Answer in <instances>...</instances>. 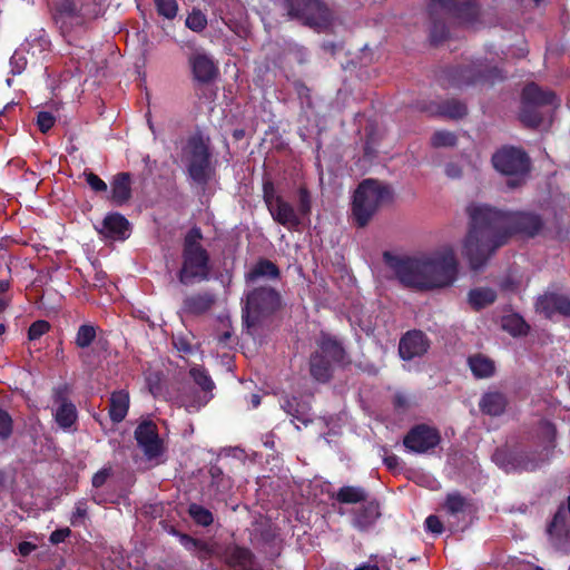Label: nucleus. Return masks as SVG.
Masks as SVG:
<instances>
[{
    "mask_svg": "<svg viewBox=\"0 0 570 570\" xmlns=\"http://www.w3.org/2000/svg\"><path fill=\"white\" fill-rule=\"evenodd\" d=\"M69 534L70 530L68 528L58 529L50 534V542L53 544L60 543L65 541L66 538L69 537Z\"/></svg>",
    "mask_w": 570,
    "mask_h": 570,
    "instance_id": "nucleus-57",
    "label": "nucleus"
},
{
    "mask_svg": "<svg viewBox=\"0 0 570 570\" xmlns=\"http://www.w3.org/2000/svg\"><path fill=\"white\" fill-rule=\"evenodd\" d=\"M189 374L203 392L202 395L184 396L181 400V405H184L188 412H193L207 404L213 397L212 391L214 389V382L207 371L200 366H193Z\"/></svg>",
    "mask_w": 570,
    "mask_h": 570,
    "instance_id": "nucleus-14",
    "label": "nucleus"
},
{
    "mask_svg": "<svg viewBox=\"0 0 570 570\" xmlns=\"http://www.w3.org/2000/svg\"><path fill=\"white\" fill-rule=\"evenodd\" d=\"M157 11L160 16L166 19H173L176 17L178 11V4L176 0H155Z\"/></svg>",
    "mask_w": 570,
    "mask_h": 570,
    "instance_id": "nucleus-48",
    "label": "nucleus"
},
{
    "mask_svg": "<svg viewBox=\"0 0 570 570\" xmlns=\"http://www.w3.org/2000/svg\"><path fill=\"white\" fill-rule=\"evenodd\" d=\"M174 345L178 351L188 353L191 351L190 344H188L184 338L181 337H175L174 338Z\"/></svg>",
    "mask_w": 570,
    "mask_h": 570,
    "instance_id": "nucleus-60",
    "label": "nucleus"
},
{
    "mask_svg": "<svg viewBox=\"0 0 570 570\" xmlns=\"http://www.w3.org/2000/svg\"><path fill=\"white\" fill-rule=\"evenodd\" d=\"M27 66V58L22 50H17L10 58L11 72L20 75Z\"/></svg>",
    "mask_w": 570,
    "mask_h": 570,
    "instance_id": "nucleus-49",
    "label": "nucleus"
},
{
    "mask_svg": "<svg viewBox=\"0 0 570 570\" xmlns=\"http://www.w3.org/2000/svg\"><path fill=\"white\" fill-rule=\"evenodd\" d=\"M188 512L190 518L199 525L208 527L214 521L212 512L199 504H190L188 508Z\"/></svg>",
    "mask_w": 570,
    "mask_h": 570,
    "instance_id": "nucleus-42",
    "label": "nucleus"
},
{
    "mask_svg": "<svg viewBox=\"0 0 570 570\" xmlns=\"http://www.w3.org/2000/svg\"><path fill=\"white\" fill-rule=\"evenodd\" d=\"M179 541L187 550L197 551L200 559H206L212 554V550L206 543L197 541L191 537L181 534Z\"/></svg>",
    "mask_w": 570,
    "mask_h": 570,
    "instance_id": "nucleus-43",
    "label": "nucleus"
},
{
    "mask_svg": "<svg viewBox=\"0 0 570 570\" xmlns=\"http://www.w3.org/2000/svg\"><path fill=\"white\" fill-rule=\"evenodd\" d=\"M431 347V340L421 330L405 332L399 342V355L403 361L424 356Z\"/></svg>",
    "mask_w": 570,
    "mask_h": 570,
    "instance_id": "nucleus-12",
    "label": "nucleus"
},
{
    "mask_svg": "<svg viewBox=\"0 0 570 570\" xmlns=\"http://www.w3.org/2000/svg\"><path fill=\"white\" fill-rule=\"evenodd\" d=\"M450 35L446 23L434 19L430 29V39L433 45H440L448 39Z\"/></svg>",
    "mask_w": 570,
    "mask_h": 570,
    "instance_id": "nucleus-44",
    "label": "nucleus"
},
{
    "mask_svg": "<svg viewBox=\"0 0 570 570\" xmlns=\"http://www.w3.org/2000/svg\"><path fill=\"white\" fill-rule=\"evenodd\" d=\"M35 548L32 543L24 541L19 544V552L22 556H28Z\"/></svg>",
    "mask_w": 570,
    "mask_h": 570,
    "instance_id": "nucleus-62",
    "label": "nucleus"
},
{
    "mask_svg": "<svg viewBox=\"0 0 570 570\" xmlns=\"http://www.w3.org/2000/svg\"><path fill=\"white\" fill-rule=\"evenodd\" d=\"M112 199L117 204L126 203L130 197V177L122 173L115 177L111 185Z\"/></svg>",
    "mask_w": 570,
    "mask_h": 570,
    "instance_id": "nucleus-35",
    "label": "nucleus"
},
{
    "mask_svg": "<svg viewBox=\"0 0 570 570\" xmlns=\"http://www.w3.org/2000/svg\"><path fill=\"white\" fill-rule=\"evenodd\" d=\"M264 198L272 217L281 225H285V205L282 196L276 194L273 183L264 184Z\"/></svg>",
    "mask_w": 570,
    "mask_h": 570,
    "instance_id": "nucleus-28",
    "label": "nucleus"
},
{
    "mask_svg": "<svg viewBox=\"0 0 570 570\" xmlns=\"http://www.w3.org/2000/svg\"><path fill=\"white\" fill-rule=\"evenodd\" d=\"M502 328L512 336H524L529 333L530 326L519 314H511L502 318Z\"/></svg>",
    "mask_w": 570,
    "mask_h": 570,
    "instance_id": "nucleus-37",
    "label": "nucleus"
},
{
    "mask_svg": "<svg viewBox=\"0 0 570 570\" xmlns=\"http://www.w3.org/2000/svg\"><path fill=\"white\" fill-rule=\"evenodd\" d=\"M52 11L55 22L67 30L82 21L77 0H47Z\"/></svg>",
    "mask_w": 570,
    "mask_h": 570,
    "instance_id": "nucleus-16",
    "label": "nucleus"
},
{
    "mask_svg": "<svg viewBox=\"0 0 570 570\" xmlns=\"http://www.w3.org/2000/svg\"><path fill=\"white\" fill-rule=\"evenodd\" d=\"M135 438L148 460H154L161 455L163 442L154 423L144 422L139 424L135 431Z\"/></svg>",
    "mask_w": 570,
    "mask_h": 570,
    "instance_id": "nucleus-15",
    "label": "nucleus"
},
{
    "mask_svg": "<svg viewBox=\"0 0 570 570\" xmlns=\"http://www.w3.org/2000/svg\"><path fill=\"white\" fill-rule=\"evenodd\" d=\"M194 78L199 82L210 81L217 73L213 59L204 52H195L189 58Z\"/></svg>",
    "mask_w": 570,
    "mask_h": 570,
    "instance_id": "nucleus-24",
    "label": "nucleus"
},
{
    "mask_svg": "<svg viewBox=\"0 0 570 570\" xmlns=\"http://www.w3.org/2000/svg\"><path fill=\"white\" fill-rule=\"evenodd\" d=\"M466 213L470 222L462 253L473 271L481 269L512 235L533 238L544 226L541 215L532 212H503L489 205L472 204Z\"/></svg>",
    "mask_w": 570,
    "mask_h": 570,
    "instance_id": "nucleus-1",
    "label": "nucleus"
},
{
    "mask_svg": "<svg viewBox=\"0 0 570 570\" xmlns=\"http://www.w3.org/2000/svg\"><path fill=\"white\" fill-rule=\"evenodd\" d=\"M87 515V508L83 502H78L71 515V524L78 525L83 522Z\"/></svg>",
    "mask_w": 570,
    "mask_h": 570,
    "instance_id": "nucleus-55",
    "label": "nucleus"
},
{
    "mask_svg": "<svg viewBox=\"0 0 570 570\" xmlns=\"http://www.w3.org/2000/svg\"><path fill=\"white\" fill-rule=\"evenodd\" d=\"M226 559L233 570H261L252 553L244 548H232Z\"/></svg>",
    "mask_w": 570,
    "mask_h": 570,
    "instance_id": "nucleus-29",
    "label": "nucleus"
},
{
    "mask_svg": "<svg viewBox=\"0 0 570 570\" xmlns=\"http://www.w3.org/2000/svg\"><path fill=\"white\" fill-rule=\"evenodd\" d=\"M311 194L305 186H301L297 190V213L287 203V228H297L303 224V220L308 218L311 214Z\"/></svg>",
    "mask_w": 570,
    "mask_h": 570,
    "instance_id": "nucleus-21",
    "label": "nucleus"
},
{
    "mask_svg": "<svg viewBox=\"0 0 570 570\" xmlns=\"http://www.w3.org/2000/svg\"><path fill=\"white\" fill-rule=\"evenodd\" d=\"M287 16L317 32L327 30L333 22L332 10L321 0H287Z\"/></svg>",
    "mask_w": 570,
    "mask_h": 570,
    "instance_id": "nucleus-7",
    "label": "nucleus"
},
{
    "mask_svg": "<svg viewBox=\"0 0 570 570\" xmlns=\"http://www.w3.org/2000/svg\"><path fill=\"white\" fill-rule=\"evenodd\" d=\"M450 14L461 23L472 24L479 20L480 6L478 0L455 1Z\"/></svg>",
    "mask_w": 570,
    "mask_h": 570,
    "instance_id": "nucleus-27",
    "label": "nucleus"
},
{
    "mask_svg": "<svg viewBox=\"0 0 570 570\" xmlns=\"http://www.w3.org/2000/svg\"><path fill=\"white\" fill-rule=\"evenodd\" d=\"M508 404L507 395L499 391L485 392L479 401L480 411L489 416H501Z\"/></svg>",
    "mask_w": 570,
    "mask_h": 570,
    "instance_id": "nucleus-25",
    "label": "nucleus"
},
{
    "mask_svg": "<svg viewBox=\"0 0 570 570\" xmlns=\"http://www.w3.org/2000/svg\"><path fill=\"white\" fill-rule=\"evenodd\" d=\"M368 493L362 487L344 485L333 495V498L342 504H356L365 502Z\"/></svg>",
    "mask_w": 570,
    "mask_h": 570,
    "instance_id": "nucleus-32",
    "label": "nucleus"
},
{
    "mask_svg": "<svg viewBox=\"0 0 570 570\" xmlns=\"http://www.w3.org/2000/svg\"><path fill=\"white\" fill-rule=\"evenodd\" d=\"M295 87H296V91L301 98L308 97L309 89L304 83L296 82Z\"/></svg>",
    "mask_w": 570,
    "mask_h": 570,
    "instance_id": "nucleus-64",
    "label": "nucleus"
},
{
    "mask_svg": "<svg viewBox=\"0 0 570 570\" xmlns=\"http://www.w3.org/2000/svg\"><path fill=\"white\" fill-rule=\"evenodd\" d=\"M537 309L547 318H552L554 314L570 316V298L558 293H547L538 298Z\"/></svg>",
    "mask_w": 570,
    "mask_h": 570,
    "instance_id": "nucleus-18",
    "label": "nucleus"
},
{
    "mask_svg": "<svg viewBox=\"0 0 570 570\" xmlns=\"http://www.w3.org/2000/svg\"><path fill=\"white\" fill-rule=\"evenodd\" d=\"M96 337V330L90 325H81L76 336V344L81 347H88Z\"/></svg>",
    "mask_w": 570,
    "mask_h": 570,
    "instance_id": "nucleus-47",
    "label": "nucleus"
},
{
    "mask_svg": "<svg viewBox=\"0 0 570 570\" xmlns=\"http://www.w3.org/2000/svg\"><path fill=\"white\" fill-rule=\"evenodd\" d=\"M56 422L63 429L70 428L76 419H77V411L72 403L70 402H62L55 413Z\"/></svg>",
    "mask_w": 570,
    "mask_h": 570,
    "instance_id": "nucleus-40",
    "label": "nucleus"
},
{
    "mask_svg": "<svg viewBox=\"0 0 570 570\" xmlns=\"http://www.w3.org/2000/svg\"><path fill=\"white\" fill-rule=\"evenodd\" d=\"M458 142L455 134L448 130L435 131L431 137V145L435 148L453 147Z\"/></svg>",
    "mask_w": 570,
    "mask_h": 570,
    "instance_id": "nucleus-45",
    "label": "nucleus"
},
{
    "mask_svg": "<svg viewBox=\"0 0 570 570\" xmlns=\"http://www.w3.org/2000/svg\"><path fill=\"white\" fill-rule=\"evenodd\" d=\"M505 77L497 66H489L483 60H476L466 65L449 66L441 70L439 79L444 86L462 88L479 83L494 85L503 81Z\"/></svg>",
    "mask_w": 570,
    "mask_h": 570,
    "instance_id": "nucleus-4",
    "label": "nucleus"
},
{
    "mask_svg": "<svg viewBox=\"0 0 570 570\" xmlns=\"http://www.w3.org/2000/svg\"><path fill=\"white\" fill-rule=\"evenodd\" d=\"M393 199V190L386 184L373 178L362 180L353 193L351 214L358 228L368 225L379 209Z\"/></svg>",
    "mask_w": 570,
    "mask_h": 570,
    "instance_id": "nucleus-3",
    "label": "nucleus"
},
{
    "mask_svg": "<svg viewBox=\"0 0 570 570\" xmlns=\"http://www.w3.org/2000/svg\"><path fill=\"white\" fill-rule=\"evenodd\" d=\"M423 111L431 116H439L450 119H461L468 114L466 105L458 99H446L441 102H431L421 107Z\"/></svg>",
    "mask_w": 570,
    "mask_h": 570,
    "instance_id": "nucleus-19",
    "label": "nucleus"
},
{
    "mask_svg": "<svg viewBox=\"0 0 570 570\" xmlns=\"http://www.w3.org/2000/svg\"><path fill=\"white\" fill-rule=\"evenodd\" d=\"M440 431L425 423L413 425L403 438V445L410 453L425 454L440 445Z\"/></svg>",
    "mask_w": 570,
    "mask_h": 570,
    "instance_id": "nucleus-9",
    "label": "nucleus"
},
{
    "mask_svg": "<svg viewBox=\"0 0 570 570\" xmlns=\"http://www.w3.org/2000/svg\"><path fill=\"white\" fill-rule=\"evenodd\" d=\"M445 174L450 178H459L462 174V170L456 164L450 163L445 166Z\"/></svg>",
    "mask_w": 570,
    "mask_h": 570,
    "instance_id": "nucleus-59",
    "label": "nucleus"
},
{
    "mask_svg": "<svg viewBox=\"0 0 570 570\" xmlns=\"http://www.w3.org/2000/svg\"><path fill=\"white\" fill-rule=\"evenodd\" d=\"M12 432L11 416L0 409V439H7Z\"/></svg>",
    "mask_w": 570,
    "mask_h": 570,
    "instance_id": "nucleus-52",
    "label": "nucleus"
},
{
    "mask_svg": "<svg viewBox=\"0 0 570 570\" xmlns=\"http://www.w3.org/2000/svg\"><path fill=\"white\" fill-rule=\"evenodd\" d=\"M384 464L389 470H394L399 465V458L395 454H391L384 458Z\"/></svg>",
    "mask_w": 570,
    "mask_h": 570,
    "instance_id": "nucleus-61",
    "label": "nucleus"
},
{
    "mask_svg": "<svg viewBox=\"0 0 570 570\" xmlns=\"http://www.w3.org/2000/svg\"><path fill=\"white\" fill-rule=\"evenodd\" d=\"M98 232L108 239L111 240H125L129 237V223L120 214L107 215L98 228Z\"/></svg>",
    "mask_w": 570,
    "mask_h": 570,
    "instance_id": "nucleus-20",
    "label": "nucleus"
},
{
    "mask_svg": "<svg viewBox=\"0 0 570 570\" xmlns=\"http://www.w3.org/2000/svg\"><path fill=\"white\" fill-rule=\"evenodd\" d=\"M278 276L277 267L269 261H259L246 275V279L250 284H255L259 278H273Z\"/></svg>",
    "mask_w": 570,
    "mask_h": 570,
    "instance_id": "nucleus-36",
    "label": "nucleus"
},
{
    "mask_svg": "<svg viewBox=\"0 0 570 570\" xmlns=\"http://www.w3.org/2000/svg\"><path fill=\"white\" fill-rule=\"evenodd\" d=\"M129 407V395L125 391L112 393L110 397L109 414L114 422H120L127 415Z\"/></svg>",
    "mask_w": 570,
    "mask_h": 570,
    "instance_id": "nucleus-34",
    "label": "nucleus"
},
{
    "mask_svg": "<svg viewBox=\"0 0 570 570\" xmlns=\"http://www.w3.org/2000/svg\"><path fill=\"white\" fill-rule=\"evenodd\" d=\"M336 367L337 366L334 363L316 351H314L309 356V373L318 383H328L333 379Z\"/></svg>",
    "mask_w": 570,
    "mask_h": 570,
    "instance_id": "nucleus-26",
    "label": "nucleus"
},
{
    "mask_svg": "<svg viewBox=\"0 0 570 570\" xmlns=\"http://www.w3.org/2000/svg\"><path fill=\"white\" fill-rule=\"evenodd\" d=\"M316 352L330 360L337 367H345L351 364V357L343 342L326 332H321L316 340Z\"/></svg>",
    "mask_w": 570,
    "mask_h": 570,
    "instance_id": "nucleus-13",
    "label": "nucleus"
},
{
    "mask_svg": "<svg viewBox=\"0 0 570 570\" xmlns=\"http://www.w3.org/2000/svg\"><path fill=\"white\" fill-rule=\"evenodd\" d=\"M181 161L191 180L205 184L213 171L207 141L202 136L190 137L183 148Z\"/></svg>",
    "mask_w": 570,
    "mask_h": 570,
    "instance_id": "nucleus-6",
    "label": "nucleus"
},
{
    "mask_svg": "<svg viewBox=\"0 0 570 570\" xmlns=\"http://www.w3.org/2000/svg\"><path fill=\"white\" fill-rule=\"evenodd\" d=\"M383 258L403 286L416 291L449 287L458 278L459 264L452 250L419 257H402L385 252Z\"/></svg>",
    "mask_w": 570,
    "mask_h": 570,
    "instance_id": "nucleus-2",
    "label": "nucleus"
},
{
    "mask_svg": "<svg viewBox=\"0 0 570 570\" xmlns=\"http://www.w3.org/2000/svg\"><path fill=\"white\" fill-rule=\"evenodd\" d=\"M215 296L210 293H199L187 297L184 302V308L193 314L207 312L214 304Z\"/></svg>",
    "mask_w": 570,
    "mask_h": 570,
    "instance_id": "nucleus-33",
    "label": "nucleus"
},
{
    "mask_svg": "<svg viewBox=\"0 0 570 570\" xmlns=\"http://www.w3.org/2000/svg\"><path fill=\"white\" fill-rule=\"evenodd\" d=\"M567 507L561 504L547 525L550 544L558 551L570 552V522Z\"/></svg>",
    "mask_w": 570,
    "mask_h": 570,
    "instance_id": "nucleus-11",
    "label": "nucleus"
},
{
    "mask_svg": "<svg viewBox=\"0 0 570 570\" xmlns=\"http://www.w3.org/2000/svg\"><path fill=\"white\" fill-rule=\"evenodd\" d=\"M425 530L433 534H441L444 530L443 523L438 515L431 514L425 519Z\"/></svg>",
    "mask_w": 570,
    "mask_h": 570,
    "instance_id": "nucleus-53",
    "label": "nucleus"
},
{
    "mask_svg": "<svg viewBox=\"0 0 570 570\" xmlns=\"http://www.w3.org/2000/svg\"><path fill=\"white\" fill-rule=\"evenodd\" d=\"M468 507L466 499L458 491L448 493L443 504V509L450 515H458L465 511Z\"/></svg>",
    "mask_w": 570,
    "mask_h": 570,
    "instance_id": "nucleus-41",
    "label": "nucleus"
},
{
    "mask_svg": "<svg viewBox=\"0 0 570 570\" xmlns=\"http://www.w3.org/2000/svg\"><path fill=\"white\" fill-rule=\"evenodd\" d=\"M521 102L538 107L557 105V96L552 90H543L535 82L525 85L521 92Z\"/></svg>",
    "mask_w": 570,
    "mask_h": 570,
    "instance_id": "nucleus-23",
    "label": "nucleus"
},
{
    "mask_svg": "<svg viewBox=\"0 0 570 570\" xmlns=\"http://www.w3.org/2000/svg\"><path fill=\"white\" fill-rule=\"evenodd\" d=\"M491 161L497 171L514 177L518 181L523 179L531 169V159L521 147L503 146L492 155Z\"/></svg>",
    "mask_w": 570,
    "mask_h": 570,
    "instance_id": "nucleus-8",
    "label": "nucleus"
},
{
    "mask_svg": "<svg viewBox=\"0 0 570 570\" xmlns=\"http://www.w3.org/2000/svg\"><path fill=\"white\" fill-rule=\"evenodd\" d=\"M497 292L490 287H476L470 289L468 303L471 308L479 312L497 301Z\"/></svg>",
    "mask_w": 570,
    "mask_h": 570,
    "instance_id": "nucleus-30",
    "label": "nucleus"
},
{
    "mask_svg": "<svg viewBox=\"0 0 570 570\" xmlns=\"http://www.w3.org/2000/svg\"><path fill=\"white\" fill-rule=\"evenodd\" d=\"M538 436L546 443L544 450H552L556 446L557 426L549 420H541L538 425Z\"/></svg>",
    "mask_w": 570,
    "mask_h": 570,
    "instance_id": "nucleus-39",
    "label": "nucleus"
},
{
    "mask_svg": "<svg viewBox=\"0 0 570 570\" xmlns=\"http://www.w3.org/2000/svg\"><path fill=\"white\" fill-rule=\"evenodd\" d=\"M55 116L49 111H40L37 116V125L42 132H47L55 125Z\"/></svg>",
    "mask_w": 570,
    "mask_h": 570,
    "instance_id": "nucleus-51",
    "label": "nucleus"
},
{
    "mask_svg": "<svg viewBox=\"0 0 570 570\" xmlns=\"http://www.w3.org/2000/svg\"><path fill=\"white\" fill-rule=\"evenodd\" d=\"M455 1L456 0H431V2L440 4L441 8L446 10L449 13H450L452 7L455 4Z\"/></svg>",
    "mask_w": 570,
    "mask_h": 570,
    "instance_id": "nucleus-63",
    "label": "nucleus"
},
{
    "mask_svg": "<svg viewBox=\"0 0 570 570\" xmlns=\"http://www.w3.org/2000/svg\"><path fill=\"white\" fill-rule=\"evenodd\" d=\"M49 323L46 321H37L31 324L28 331V338L36 341L49 331Z\"/></svg>",
    "mask_w": 570,
    "mask_h": 570,
    "instance_id": "nucleus-50",
    "label": "nucleus"
},
{
    "mask_svg": "<svg viewBox=\"0 0 570 570\" xmlns=\"http://www.w3.org/2000/svg\"><path fill=\"white\" fill-rule=\"evenodd\" d=\"M281 305V296L269 287H259L247 295L245 305V320L255 322L261 315H266Z\"/></svg>",
    "mask_w": 570,
    "mask_h": 570,
    "instance_id": "nucleus-10",
    "label": "nucleus"
},
{
    "mask_svg": "<svg viewBox=\"0 0 570 570\" xmlns=\"http://www.w3.org/2000/svg\"><path fill=\"white\" fill-rule=\"evenodd\" d=\"M287 55L293 56L298 63H304L307 60L306 49L299 48L296 45H287Z\"/></svg>",
    "mask_w": 570,
    "mask_h": 570,
    "instance_id": "nucleus-56",
    "label": "nucleus"
},
{
    "mask_svg": "<svg viewBox=\"0 0 570 570\" xmlns=\"http://www.w3.org/2000/svg\"><path fill=\"white\" fill-rule=\"evenodd\" d=\"M381 517L380 503L376 499L365 501V503L355 510L353 515V527L360 531L368 530Z\"/></svg>",
    "mask_w": 570,
    "mask_h": 570,
    "instance_id": "nucleus-22",
    "label": "nucleus"
},
{
    "mask_svg": "<svg viewBox=\"0 0 570 570\" xmlns=\"http://www.w3.org/2000/svg\"><path fill=\"white\" fill-rule=\"evenodd\" d=\"M202 237L198 228H193L185 237L183 265L179 271V281L184 285L204 281L209 275V257L200 244Z\"/></svg>",
    "mask_w": 570,
    "mask_h": 570,
    "instance_id": "nucleus-5",
    "label": "nucleus"
},
{
    "mask_svg": "<svg viewBox=\"0 0 570 570\" xmlns=\"http://www.w3.org/2000/svg\"><path fill=\"white\" fill-rule=\"evenodd\" d=\"M468 364L473 376L476 379L491 377L495 372L494 362L480 353L469 356Z\"/></svg>",
    "mask_w": 570,
    "mask_h": 570,
    "instance_id": "nucleus-31",
    "label": "nucleus"
},
{
    "mask_svg": "<svg viewBox=\"0 0 570 570\" xmlns=\"http://www.w3.org/2000/svg\"><path fill=\"white\" fill-rule=\"evenodd\" d=\"M109 475H110V471L108 469H102V470L98 471L92 476V485L95 488H100L101 485L105 484V482L107 481Z\"/></svg>",
    "mask_w": 570,
    "mask_h": 570,
    "instance_id": "nucleus-58",
    "label": "nucleus"
},
{
    "mask_svg": "<svg viewBox=\"0 0 570 570\" xmlns=\"http://www.w3.org/2000/svg\"><path fill=\"white\" fill-rule=\"evenodd\" d=\"M519 118L528 128H539L543 121V116L538 106L521 102Z\"/></svg>",
    "mask_w": 570,
    "mask_h": 570,
    "instance_id": "nucleus-38",
    "label": "nucleus"
},
{
    "mask_svg": "<svg viewBox=\"0 0 570 570\" xmlns=\"http://www.w3.org/2000/svg\"><path fill=\"white\" fill-rule=\"evenodd\" d=\"M186 26L195 32H200L207 26V18L200 10L194 9L186 18Z\"/></svg>",
    "mask_w": 570,
    "mask_h": 570,
    "instance_id": "nucleus-46",
    "label": "nucleus"
},
{
    "mask_svg": "<svg viewBox=\"0 0 570 570\" xmlns=\"http://www.w3.org/2000/svg\"><path fill=\"white\" fill-rule=\"evenodd\" d=\"M548 461V454L538 450H515L507 456V465L518 471H534Z\"/></svg>",
    "mask_w": 570,
    "mask_h": 570,
    "instance_id": "nucleus-17",
    "label": "nucleus"
},
{
    "mask_svg": "<svg viewBox=\"0 0 570 570\" xmlns=\"http://www.w3.org/2000/svg\"><path fill=\"white\" fill-rule=\"evenodd\" d=\"M86 181L87 184L95 190V191H106L107 190V184L100 179L97 175L94 173H85Z\"/></svg>",
    "mask_w": 570,
    "mask_h": 570,
    "instance_id": "nucleus-54",
    "label": "nucleus"
}]
</instances>
